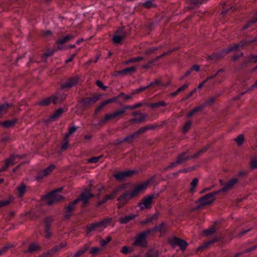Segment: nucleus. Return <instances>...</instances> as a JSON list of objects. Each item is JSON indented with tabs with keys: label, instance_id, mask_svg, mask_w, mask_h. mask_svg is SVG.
I'll list each match as a JSON object with an SVG mask.
<instances>
[{
	"label": "nucleus",
	"instance_id": "nucleus-1",
	"mask_svg": "<svg viewBox=\"0 0 257 257\" xmlns=\"http://www.w3.org/2000/svg\"><path fill=\"white\" fill-rule=\"evenodd\" d=\"M149 184V182L142 183L136 185L132 191L126 192L120 195L117 199L118 202L117 207L120 208L126 205L131 199L137 196L139 194L144 192L147 188Z\"/></svg>",
	"mask_w": 257,
	"mask_h": 257
},
{
	"label": "nucleus",
	"instance_id": "nucleus-2",
	"mask_svg": "<svg viewBox=\"0 0 257 257\" xmlns=\"http://www.w3.org/2000/svg\"><path fill=\"white\" fill-rule=\"evenodd\" d=\"M164 223H161L159 226H156L151 229H148L138 234L135 240L134 244L137 246H144L146 244V237L149 235L152 232L161 230Z\"/></svg>",
	"mask_w": 257,
	"mask_h": 257
},
{
	"label": "nucleus",
	"instance_id": "nucleus-3",
	"mask_svg": "<svg viewBox=\"0 0 257 257\" xmlns=\"http://www.w3.org/2000/svg\"><path fill=\"white\" fill-rule=\"evenodd\" d=\"M61 189L54 190L49 194L44 196L43 199L48 205H52L54 203L57 202L63 199V197L60 192Z\"/></svg>",
	"mask_w": 257,
	"mask_h": 257
},
{
	"label": "nucleus",
	"instance_id": "nucleus-4",
	"mask_svg": "<svg viewBox=\"0 0 257 257\" xmlns=\"http://www.w3.org/2000/svg\"><path fill=\"white\" fill-rule=\"evenodd\" d=\"M110 219L107 218L100 222L92 224L88 227L87 232H90L92 231L100 232L110 225Z\"/></svg>",
	"mask_w": 257,
	"mask_h": 257
},
{
	"label": "nucleus",
	"instance_id": "nucleus-5",
	"mask_svg": "<svg viewBox=\"0 0 257 257\" xmlns=\"http://www.w3.org/2000/svg\"><path fill=\"white\" fill-rule=\"evenodd\" d=\"M255 40L253 39H250L241 41L238 44H235L233 45L229 46L228 48L222 50L221 53L224 54L227 53L229 52L237 50L240 48H242L245 45H248L251 43L254 42Z\"/></svg>",
	"mask_w": 257,
	"mask_h": 257
},
{
	"label": "nucleus",
	"instance_id": "nucleus-6",
	"mask_svg": "<svg viewBox=\"0 0 257 257\" xmlns=\"http://www.w3.org/2000/svg\"><path fill=\"white\" fill-rule=\"evenodd\" d=\"M66 95L63 94L61 95H57V96L53 95L49 97L46 98L39 102V105H48L51 103H59L62 100L65 99Z\"/></svg>",
	"mask_w": 257,
	"mask_h": 257
},
{
	"label": "nucleus",
	"instance_id": "nucleus-7",
	"mask_svg": "<svg viewBox=\"0 0 257 257\" xmlns=\"http://www.w3.org/2000/svg\"><path fill=\"white\" fill-rule=\"evenodd\" d=\"M154 198V194H151L145 196L138 204L139 207L141 210L150 209L152 207Z\"/></svg>",
	"mask_w": 257,
	"mask_h": 257
},
{
	"label": "nucleus",
	"instance_id": "nucleus-8",
	"mask_svg": "<svg viewBox=\"0 0 257 257\" xmlns=\"http://www.w3.org/2000/svg\"><path fill=\"white\" fill-rule=\"evenodd\" d=\"M218 193V192L209 193L198 200V203L200 206L208 205L213 202L215 200V194Z\"/></svg>",
	"mask_w": 257,
	"mask_h": 257
},
{
	"label": "nucleus",
	"instance_id": "nucleus-9",
	"mask_svg": "<svg viewBox=\"0 0 257 257\" xmlns=\"http://www.w3.org/2000/svg\"><path fill=\"white\" fill-rule=\"evenodd\" d=\"M123 187H118L112 190L109 194L106 195L104 197L98 202V205L105 203L108 200H111L114 197L115 195L121 191Z\"/></svg>",
	"mask_w": 257,
	"mask_h": 257
},
{
	"label": "nucleus",
	"instance_id": "nucleus-10",
	"mask_svg": "<svg viewBox=\"0 0 257 257\" xmlns=\"http://www.w3.org/2000/svg\"><path fill=\"white\" fill-rule=\"evenodd\" d=\"M55 166L53 164L50 165L48 167L39 171L35 179L40 181L44 177L50 174L55 168Z\"/></svg>",
	"mask_w": 257,
	"mask_h": 257
},
{
	"label": "nucleus",
	"instance_id": "nucleus-11",
	"mask_svg": "<svg viewBox=\"0 0 257 257\" xmlns=\"http://www.w3.org/2000/svg\"><path fill=\"white\" fill-rule=\"evenodd\" d=\"M137 173L136 170H126L124 172H120L114 175V177L117 180L122 181L128 177L133 176Z\"/></svg>",
	"mask_w": 257,
	"mask_h": 257
},
{
	"label": "nucleus",
	"instance_id": "nucleus-12",
	"mask_svg": "<svg viewBox=\"0 0 257 257\" xmlns=\"http://www.w3.org/2000/svg\"><path fill=\"white\" fill-rule=\"evenodd\" d=\"M19 160V156L18 155H12L6 161L5 165L0 168V171H3L7 169L10 166L13 165Z\"/></svg>",
	"mask_w": 257,
	"mask_h": 257
},
{
	"label": "nucleus",
	"instance_id": "nucleus-13",
	"mask_svg": "<svg viewBox=\"0 0 257 257\" xmlns=\"http://www.w3.org/2000/svg\"><path fill=\"white\" fill-rule=\"evenodd\" d=\"M189 157H186L185 153H183L178 157L176 161L171 163L168 166L165 167L164 168V170H167L173 168L174 167L176 166V165L183 163Z\"/></svg>",
	"mask_w": 257,
	"mask_h": 257
},
{
	"label": "nucleus",
	"instance_id": "nucleus-14",
	"mask_svg": "<svg viewBox=\"0 0 257 257\" xmlns=\"http://www.w3.org/2000/svg\"><path fill=\"white\" fill-rule=\"evenodd\" d=\"M93 196V195L90 192L89 190H85L80 195V198H77L79 199V202L82 201L84 205H86L87 203L88 199Z\"/></svg>",
	"mask_w": 257,
	"mask_h": 257
},
{
	"label": "nucleus",
	"instance_id": "nucleus-15",
	"mask_svg": "<svg viewBox=\"0 0 257 257\" xmlns=\"http://www.w3.org/2000/svg\"><path fill=\"white\" fill-rule=\"evenodd\" d=\"M238 182L237 178H232L230 179L228 182L225 183L222 188L218 191V193L221 191H227L231 189Z\"/></svg>",
	"mask_w": 257,
	"mask_h": 257
},
{
	"label": "nucleus",
	"instance_id": "nucleus-16",
	"mask_svg": "<svg viewBox=\"0 0 257 257\" xmlns=\"http://www.w3.org/2000/svg\"><path fill=\"white\" fill-rule=\"evenodd\" d=\"M133 115L136 117L131 119L133 122L140 123L143 121L148 116L147 114L141 112H134Z\"/></svg>",
	"mask_w": 257,
	"mask_h": 257
},
{
	"label": "nucleus",
	"instance_id": "nucleus-17",
	"mask_svg": "<svg viewBox=\"0 0 257 257\" xmlns=\"http://www.w3.org/2000/svg\"><path fill=\"white\" fill-rule=\"evenodd\" d=\"M78 78L75 77L71 78L67 80L64 84L61 85L62 88H71L75 86L78 83Z\"/></svg>",
	"mask_w": 257,
	"mask_h": 257
},
{
	"label": "nucleus",
	"instance_id": "nucleus-18",
	"mask_svg": "<svg viewBox=\"0 0 257 257\" xmlns=\"http://www.w3.org/2000/svg\"><path fill=\"white\" fill-rule=\"evenodd\" d=\"M152 128H153L152 127H149V126H145V127H141L137 132H135L134 134L124 138L122 141H120V142L127 141L131 139H132L135 136H136L138 134H143L147 130H150Z\"/></svg>",
	"mask_w": 257,
	"mask_h": 257
},
{
	"label": "nucleus",
	"instance_id": "nucleus-19",
	"mask_svg": "<svg viewBox=\"0 0 257 257\" xmlns=\"http://www.w3.org/2000/svg\"><path fill=\"white\" fill-rule=\"evenodd\" d=\"M79 202V199H75L71 202L66 208L65 217L68 218L71 215V212L75 208L76 204Z\"/></svg>",
	"mask_w": 257,
	"mask_h": 257
},
{
	"label": "nucleus",
	"instance_id": "nucleus-20",
	"mask_svg": "<svg viewBox=\"0 0 257 257\" xmlns=\"http://www.w3.org/2000/svg\"><path fill=\"white\" fill-rule=\"evenodd\" d=\"M135 217V215L130 214L127 216L119 217L118 220L120 224H125L129 222L132 220L134 219Z\"/></svg>",
	"mask_w": 257,
	"mask_h": 257
},
{
	"label": "nucleus",
	"instance_id": "nucleus-21",
	"mask_svg": "<svg viewBox=\"0 0 257 257\" xmlns=\"http://www.w3.org/2000/svg\"><path fill=\"white\" fill-rule=\"evenodd\" d=\"M117 33L118 32H116V34L113 36L112 38L113 42L115 44H118L120 43L121 40L125 36L123 30L121 31L120 35H118Z\"/></svg>",
	"mask_w": 257,
	"mask_h": 257
},
{
	"label": "nucleus",
	"instance_id": "nucleus-22",
	"mask_svg": "<svg viewBox=\"0 0 257 257\" xmlns=\"http://www.w3.org/2000/svg\"><path fill=\"white\" fill-rule=\"evenodd\" d=\"M74 36L71 35H67L61 39H59L57 41V43L61 46H62L66 42L70 41L74 38Z\"/></svg>",
	"mask_w": 257,
	"mask_h": 257
},
{
	"label": "nucleus",
	"instance_id": "nucleus-23",
	"mask_svg": "<svg viewBox=\"0 0 257 257\" xmlns=\"http://www.w3.org/2000/svg\"><path fill=\"white\" fill-rule=\"evenodd\" d=\"M98 96L88 97L83 100V103L85 105H91L94 104L98 99Z\"/></svg>",
	"mask_w": 257,
	"mask_h": 257
},
{
	"label": "nucleus",
	"instance_id": "nucleus-24",
	"mask_svg": "<svg viewBox=\"0 0 257 257\" xmlns=\"http://www.w3.org/2000/svg\"><path fill=\"white\" fill-rule=\"evenodd\" d=\"M111 119H114V118L113 117L112 113H107L105 115L104 117L103 118L101 119L99 121L98 123L99 124H103V123H105L108 120H110Z\"/></svg>",
	"mask_w": 257,
	"mask_h": 257
},
{
	"label": "nucleus",
	"instance_id": "nucleus-25",
	"mask_svg": "<svg viewBox=\"0 0 257 257\" xmlns=\"http://www.w3.org/2000/svg\"><path fill=\"white\" fill-rule=\"evenodd\" d=\"M63 112V109L59 108L52 115L50 116V118L51 119H55L60 116Z\"/></svg>",
	"mask_w": 257,
	"mask_h": 257
},
{
	"label": "nucleus",
	"instance_id": "nucleus-26",
	"mask_svg": "<svg viewBox=\"0 0 257 257\" xmlns=\"http://www.w3.org/2000/svg\"><path fill=\"white\" fill-rule=\"evenodd\" d=\"M52 221L51 218H49L46 221V237L49 238L51 235V232L50 231L48 226V221L51 222Z\"/></svg>",
	"mask_w": 257,
	"mask_h": 257
},
{
	"label": "nucleus",
	"instance_id": "nucleus-27",
	"mask_svg": "<svg viewBox=\"0 0 257 257\" xmlns=\"http://www.w3.org/2000/svg\"><path fill=\"white\" fill-rule=\"evenodd\" d=\"M158 216H159V214L158 213H156L154 215L151 216L150 218H148L146 219L145 220H144V221H143L141 223L142 224H145L147 223L150 222L152 221H153V220L157 219L158 217Z\"/></svg>",
	"mask_w": 257,
	"mask_h": 257
},
{
	"label": "nucleus",
	"instance_id": "nucleus-28",
	"mask_svg": "<svg viewBox=\"0 0 257 257\" xmlns=\"http://www.w3.org/2000/svg\"><path fill=\"white\" fill-rule=\"evenodd\" d=\"M16 122V119H12L10 120H7L2 122L1 125L6 127H10L11 126L13 125Z\"/></svg>",
	"mask_w": 257,
	"mask_h": 257
},
{
	"label": "nucleus",
	"instance_id": "nucleus-29",
	"mask_svg": "<svg viewBox=\"0 0 257 257\" xmlns=\"http://www.w3.org/2000/svg\"><path fill=\"white\" fill-rule=\"evenodd\" d=\"M143 59H144L143 57H141V56L132 58L129 59L128 60L124 62V64L126 65V64H128L131 63H135V62H137L138 61H140L143 60Z\"/></svg>",
	"mask_w": 257,
	"mask_h": 257
},
{
	"label": "nucleus",
	"instance_id": "nucleus-30",
	"mask_svg": "<svg viewBox=\"0 0 257 257\" xmlns=\"http://www.w3.org/2000/svg\"><path fill=\"white\" fill-rule=\"evenodd\" d=\"M115 100L114 98H111L107 99L101 103V104L99 105V106L97 108V110H100L102 108H103L105 105L113 102Z\"/></svg>",
	"mask_w": 257,
	"mask_h": 257
},
{
	"label": "nucleus",
	"instance_id": "nucleus-31",
	"mask_svg": "<svg viewBox=\"0 0 257 257\" xmlns=\"http://www.w3.org/2000/svg\"><path fill=\"white\" fill-rule=\"evenodd\" d=\"M181 239L174 237L169 239V243L173 247H176L178 245Z\"/></svg>",
	"mask_w": 257,
	"mask_h": 257
},
{
	"label": "nucleus",
	"instance_id": "nucleus-32",
	"mask_svg": "<svg viewBox=\"0 0 257 257\" xmlns=\"http://www.w3.org/2000/svg\"><path fill=\"white\" fill-rule=\"evenodd\" d=\"M160 83V81H155L154 82H151L149 84H148V85H147L145 87H140L139 88V89H138L137 90V92H140V91H142L143 90H144L145 89L148 88H149L151 86H153L156 84H158Z\"/></svg>",
	"mask_w": 257,
	"mask_h": 257
},
{
	"label": "nucleus",
	"instance_id": "nucleus-33",
	"mask_svg": "<svg viewBox=\"0 0 257 257\" xmlns=\"http://www.w3.org/2000/svg\"><path fill=\"white\" fill-rule=\"evenodd\" d=\"M125 111V108H124V107H122L120 109L117 110L112 113L113 117L114 118H116L117 117H118L119 116L123 114Z\"/></svg>",
	"mask_w": 257,
	"mask_h": 257
},
{
	"label": "nucleus",
	"instance_id": "nucleus-34",
	"mask_svg": "<svg viewBox=\"0 0 257 257\" xmlns=\"http://www.w3.org/2000/svg\"><path fill=\"white\" fill-rule=\"evenodd\" d=\"M13 200V197L12 196L10 197L9 198L0 201V205L1 207L8 205Z\"/></svg>",
	"mask_w": 257,
	"mask_h": 257
},
{
	"label": "nucleus",
	"instance_id": "nucleus-35",
	"mask_svg": "<svg viewBox=\"0 0 257 257\" xmlns=\"http://www.w3.org/2000/svg\"><path fill=\"white\" fill-rule=\"evenodd\" d=\"M26 190V186L24 184H22L21 186L18 187V191L19 193V196L21 197L23 196Z\"/></svg>",
	"mask_w": 257,
	"mask_h": 257
},
{
	"label": "nucleus",
	"instance_id": "nucleus-36",
	"mask_svg": "<svg viewBox=\"0 0 257 257\" xmlns=\"http://www.w3.org/2000/svg\"><path fill=\"white\" fill-rule=\"evenodd\" d=\"M215 231V229L214 226H212L209 228L203 231V234L205 236H208Z\"/></svg>",
	"mask_w": 257,
	"mask_h": 257
},
{
	"label": "nucleus",
	"instance_id": "nucleus-37",
	"mask_svg": "<svg viewBox=\"0 0 257 257\" xmlns=\"http://www.w3.org/2000/svg\"><path fill=\"white\" fill-rule=\"evenodd\" d=\"M9 106L10 105L7 103L0 105V116L3 115L7 112V109Z\"/></svg>",
	"mask_w": 257,
	"mask_h": 257
},
{
	"label": "nucleus",
	"instance_id": "nucleus-38",
	"mask_svg": "<svg viewBox=\"0 0 257 257\" xmlns=\"http://www.w3.org/2000/svg\"><path fill=\"white\" fill-rule=\"evenodd\" d=\"M198 182V180L197 178H194L190 184V191L191 192H194L195 187H196L197 184Z\"/></svg>",
	"mask_w": 257,
	"mask_h": 257
},
{
	"label": "nucleus",
	"instance_id": "nucleus-39",
	"mask_svg": "<svg viewBox=\"0 0 257 257\" xmlns=\"http://www.w3.org/2000/svg\"><path fill=\"white\" fill-rule=\"evenodd\" d=\"M244 140V139L243 135L240 134L235 139V141L238 146H240L243 144Z\"/></svg>",
	"mask_w": 257,
	"mask_h": 257
},
{
	"label": "nucleus",
	"instance_id": "nucleus-40",
	"mask_svg": "<svg viewBox=\"0 0 257 257\" xmlns=\"http://www.w3.org/2000/svg\"><path fill=\"white\" fill-rule=\"evenodd\" d=\"M202 108H203V106H197V107H195L191 111H190L188 113L187 116L188 117H190V116H192L197 111H198L201 110Z\"/></svg>",
	"mask_w": 257,
	"mask_h": 257
},
{
	"label": "nucleus",
	"instance_id": "nucleus-41",
	"mask_svg": "<svg viewBox=\"0 0 257 257\" xmlns=\"http://www.w3.org/2000/svg\"><path fill=\"white\" fill-rule=\"evenodd\" d=\"M187 243L184 240L181 239L179 242L178 245L177 246H179L180 247L181 249L183 251H184L187 247Z\"/></svg>",
	"mask_w": 257,
	"mask_h": 257
},
{
	"label": "nucleus",
	"instance_id": "nucleus-42",
	"mask_svg": "<svg viewBox=\"0 0 257 257\" xmlns=\"http://www.w3.org/2000/svg\"><path fill=\"white\" fill-rule=\"evenodd\" d=\"M77 128L78 127L75 126L70 127L69 128L68 133L65 136V139H67L69 137L70 135L73 134L74 132H75L77 131Z\"/></svg>",
	"mask_w": 257,
	"mask_h": 257
},
{
	"label": "nucleus",
	"instance_id": "nucleus-43",
	"mask_svg": "<svg viewBox=\"0 0 257 257\" xmlns=\"http://www.w3.org/2000/svg\"><path fill=\"white\" fill-rule=\"evenodd\" d=\"M166 105V103L163 101L154 103L150 105L151 107L152 108L158 107H160L161 106H165Z\"/></svg>",
	"mask_w": 257,
	"mask_h": 257
},
{
	"label": "nucleus",
	"instance_id": "nucleus-44",
	"mask_svg": "<svg viewBox=\"0 0 257 257\" xmlns=\"http://www.w3.org/2000/svg\"><path fill=\"white\" fill-rule=\"evenodd\" d=\"M142 5L144 7L148 9H150L155 6V5L152 3V0H148L144 3Z\"/></svg>",
	"mask_w": 257,
	"mask_h": 257
},
{
	"label": "nucleus",
	"instance_id": "nucleus-45",
	"mask_svg": "<svg viewBox=\"0 0 257 257\" xmlns=\"http://www.w3.org/2000/svg\"><path fill=\"white\" fill-rule=\"evenodd\" d=\"M143 105V103L142 102H139L138 103H136L133 105H127L124 107V108H125V110L126 109H134L137 107L142 106Z\"/></svg>",
	"mask_w": 257,
	"mask_h": 257
},
{
	"label": "nucleus",
	"instance_id": "nucleus-46",
	"mask_svg": "<svg viewBox=\"0 0 257 257\" xmlns=\"http://www.w3.org/2000/svg\"><path fill=\"white\" fill-rule=\"evenodd\" d=\"M136 70V68L135 67H131L128 68H126L119 72V74H122L124 73H127L128 72H135Z\"/></svg>",
	"mask_w": 257,
	"mask_h": 257
},
{
	"label": "nucleus",
	"instance_id": "nucleus-47",
	"mask_svg": "<svg viewBox=\"0 0 257 257\" xmlns=\"http://www.w3.org/2000/svg\"><path fill=\"white\" fill-rule=\"evenodd\" d=\"M257 21V11L256 12L255 14V15H254V18L253 19V20L250 21V22H249L243 28V29H247V28H248L250 25L252 24H253L255 22H256Z\"/></svg>",
	"mask_w": 257,
	"mask_h": 257
},
{
	"label": "nucleus",
	"instance_id": "nucleus-48",
	"mask_svg": "<svg viewBox=\"0 0 257 257\" xmlns=\"http://www.w3.org/2000/svg\"><path fill=\"white\" fill-rule=\"evenodd\" d=\"M132 249L131 247L126 246H123L121 249V252L124 254H128L132 251Z\"/></svg>",
	"mask_w": 257,
	"mask_h": 257
},
{
	"label": "nucleus",
	"instance_id": "nucleus-49",
	"mask_svg": "<svg viewBox=\"0 0 257 257\" xmlns=\"http://www.w3.org/2000/svg\"><path fill=\"white\" fill-rule=\"evenodd\" d=\"M250 168L254 169L257 168V157L253 158L250 162Z\"/></svg>",
	"mask_w": 257,
	"mask_h": 257
},
{
	"label": "nucleus",
	"instance_id": "nucleus-50",
	"mask_svg": "<svg viewBox=\"0 0 257 257\" xmlns=\"http://www.w3.org/2000/svg\"><path fill=\"white\" fill-rule=\"evenodd\" d=\"M66 245L65 243H61L60 245L54 247L51 250V253H54L58 251L61 248L64 247Z\"/></svg>",
	"mask_w": 257,
	"mask_h": 257
},
{
	"label": "nucleus",
	"instance_id": "nucleus-51",
	"mask_svg": "<svg viewBox=\"0 0 257 257\" xmlns=\"http://www.w3.org/2000/svg\"><path fill=\"white\" fill-rule=\"evenodd\" d=\"M39 246L35 243L31 244L29 247V251L30 252L34 251L39 249Z\"/></svg>",
	"mask_w": 257,
	"mask_h": 257
},
{
	"label": "nucleus",
	"instance_id": "nucleus-52",
	"mask_svg": "<svg viewBox=\"0 0 257 257\" xmlns=\"http://www.w3.org/2000/svg\"><path fill=\"white\" fill-rule=\"evenodd\" d=\"M191 126V122L190 121H188V122H187L184 127H183V131L184 133H186V132H187L189 129L190 128Z\"/></svg>",
	"mask_w": 257,
	"mask_h": 257
},
{
	"label": "nucleus",
	"instance_id": "nucleus-53",
	"mask_svg": "<svg viewBox=\"0 0 257 257\" xmlns=\"http://www.w3.org/2000/svg\"><path fill=\"white\" fill-rule=\"evenodd\" d=\"M100 158L101 156L92 157L88 160V162L90 163H96L98 161Z\"/></svg>",
	"mask_w": 257,
	"mask_h": 257
},
{
	"label": "nucleus",
	"instance_id": "nucleus-54",
	"mask_svg": "<svg viewBox=\"0 0 257 257\" xmlns=\"http://www.w3.org/2000/svg\"><path fill=\"white\" fill-rule=\"evenodd\" d=\"M223 71V70L222 69L219 70L218 71H217V72L215 74L207 77V78L205 79V80H206V81H208V80L215 78L220 72H221Z\"/></svg>",
	"mask_w": 257,
	"mask_h": 257
},
{
	"label": "nucleus",
	"instance_id": "nucleus-55",
	"mask_svg": "<svg viewBox=\"0 0 257 257\" xmlns=\"http://www.w3.org/2000/svg\"><path fill=\"white\" fill-rule=\"evenodd\" d=\"M99 250L100 248L99 247H93L91 249L90 253L93 255H96L98 253Z\"/></svg>",
	"mask_w": 257,
	"mask_h": 257
},
{
	"label": "nucleus",
	"instance_id": "nucleus-56",
	"mask_svg": "<svg viewBox=\"0 0 257 257\" xmlns=\"http://www.w3.org/2000/svg\"><path fill=\"white\" fill-rule=\"evenodd\" d=\"M96 84L99 87L102 88L103 90H106L107 88V87L104 86L102 82L99 80H97L96 81Z\"/></svg>",
	"mask_w": 257,
	"mask_h": 257
},
{
	"label": "nucleus",
	"instance_id": "nucleus-57",
	"mask_svg": "<svg viewBox=\"0 0 257 257\" xmlns=\"http://www.w3.org/2000/svg\"><path fill=\"white\" fill-rule=\"evenodd\" d=\"M87 250V248H85L84 249H80L78 250L75 254H74V257H78V256H80L82 254H83L85 251Z\"/></svg>",
	"mask_w": 257,
	"mask_h": 257
},
{
	"label": "nucleus",
	"instance_id": "nucleus-58",
	"mask_svg": "<svg viewBox=\"0 0 257 257\" xmlns=\"http://www.w3.org/2000/svg\"><path fill=\"white\" fill-rule=\"evenodd\" d=\"M111 238L107 237L106 239L102 240L100 241V244L102 246L105 245L108 242L110 241Z\"/></svg>",
	"mask_w": 257,
	"mask_h": 257
},
{
	"label": "nucleus",
	"instance_id": "nucleus-59",
	"mask_svg": "<svg viewBox=\"0 0 257 257\" xmlns=\"http://www.w3.org/2000/svg\"><path fill=\"white\" fill-rule=\"evenodd\" d=\"M189 86V84L188 83L184 84L181 87H179L178 89V91H182L184 90V89H186Z\"/></svg>",
	"mask_w": 257,
	"mask_h": 257
},
{
	"label": "nucleus",
	"instance_id": "nucleus-60",
	"mask_svg": "<svg viewBox=\"0 0 257 257\" xmlns=\"http://www.w3.org/2000/svg\"><path fill=\"white\" fill-rule=\"evenodd\" d=\"M200 66L198 65H194L190 69L192 71L195 70L197 72L199 71L200 70Z\"/></svg>",
	"mask_w": 257,
	"mask_h": 257
},
{
	"label": "nucleus",
	"instance_id": "nucleus-61",
	"mask_svg": "<svg viewBox=\"0 0 257 257\" xmlns=\"http://www.w3.org/2000/svg\"><path fill=\"white\" fill-rule=\"evenodd\" d=\"M207 150V147H205L204 148H203L202 150L198 151L196 154H195L194 157H196L200 154H202V153L205 152Z\"/></svg>",
	"mask_w": 257,
	"mask_h": 257
},
{
	"label": "nucleus",
	"instance_id": "nucleus-62",
	"mask_svg": "<svg viewBox=\"0 0 257 257\" xmlns=\"http://www.w3.org/2000/svg\"><path fill=\"white\" fill-rule=\"evenodd\" d=\"M68 146H69V143L68 141H66L62 145V147H61V149L63 150H66L68 148Z\"/></svg>",
	"mask_w": 257,
	"mask_h": 257
},
{
	"label": "nucleus",
	"instance_id": "nucleus-63",
	"mask_svg": "<svg viewBox=\"0 0 257 257\" xmlns=\"http://www.w3.org/2000/svg\"><path fill=\"white\" fill-rule=\"evenodd\" d=\"M76 54H74L73 55H72L70 58H69L68 59H66L65 60V63H68L69 62H71L72 61V60L73 59V58H74V57L75 56Z\"/></svg>",
	"mask_w": 257,
	"mask_h": 257
},
{
	"label": "nucleus",
	"instance_id": "nucleus-64",
	"mask_svg": "<svg viewBox=\"0 0 257 257\" xmlns=\"http://www.w3.org/2000/svg\"><path fill=\"white\" fill-rule=\"evenodd\" d=\"M249 59L253 62L257 61V54L255 55H251L249 57Z\"/></svg>",
	"mask_w": 257,
	"mask_h": 257
}]
</instances>
